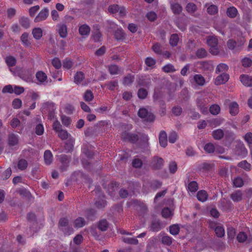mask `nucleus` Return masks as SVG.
<instances>
[{"label": "nucleus", "mask_w": 252, "mask_h": 252, "mask_svg": "<svg viewBox=\"0 0 252 252\" xmlns=\"http://www.w3.org/2000/svg\"><path fill=\"white\" fill-rule=\"evenodd\" d=\"M207 43L210 47V53L215 55H218L219 53V50L218 47V39L213 36H210L207 38Z\"/></svg>", "instance_id": "f257e3e1"}, {"label": "nucleus", "mask_w": 252, "mask_h": 252, "mask_svg": "<svg viewBox=\"0 0 252 252\" xmlns=\"http://www.w3.org/2000/svg\"><path fill=\"white\" fill-rule=\"evenodd\" d=\"M138 116L146 122H153L155 120V116L145 108H141L138 112Z\"/></svg>", "instance_id": "f03ea898"}, {"label": "nucleus", "mask_w": 252, "mask_h": 252, "mask_svg": "<svg viewBox=\"0 0 252 252\" xmlns=\"http://www.w3.org/2000/svg\"><path fill=\"white\" fill-rule=\"evenodd\" d=\"M56 107L55 104L51 102H46L43 103L41 110L43 113H48L49 117H54V112Z\"/></svg>", "instance_id": "7ed1b4c3"}, {"label": "nucleus", "mask_w": 252, "mask_h": 252, "mask_svg": "<svg viewBox=\"0 0 252 252\" xmlns=\"http://www.w3.org/2000/svg\"><path fill=\"white\" fill-rule=\"evenodd\" d=\"M122 139L123 141L135 144L138 141L139 136L137 134L125 131L122 134Z\"/></svg>", "instance_id": "20e7f679"}, {"label": "nucleus", "mask_w": 252, "mask_h": 252, "mask_svg": "<svg viewBox=\"0 0 252 252\" xmlns=\"http://www.w3.org/2000/svg\"><path fill=\"white\" fill-rule=\"evenodd\" d=\"M196 103L198 108L203 114L207 113L208 108L206 106L207 101L204 97L202 96L197 97L196 99Z\"/></svg>", "instance_id": "39448f33"}, {"label": "nucleus", "mask_w": 252, "mask_h": 252, "mask_svg": "<svg viewBox=\"0 0 252 252\" xmlns=\"http://www.w3.org/2000/svg\"><path fill=\"white\" fill-rule=\"evenodd\" d=\"M49 13V9L47 7L42 9L35 17L34 22L38 23L45 20L48 17Z\"/></svg>", "instance_id": "423d86ee"}, {"label": "nucleus", "mask_w": 252, "mask_h": 252, "mask_svg": "<svg viewBox=\"0 0 252 252\" xmlns=\"http://www.w3.org/2000/svg\"><path fill=\"white\" fill-rule=\"evenodd\" d=\"M151 78L149 75H142L138 78V85L148 88L151 85Z\"/></svg>", "instance_id": "0eeeda50"}, {"label": "nucleus", "mask_w": 252, "mask_h": 252, "mask_svg": "<svg viewBox=\"0 0 252 252\" xmlns=\"http://www.w3.org/2000/svg\"><path fill=\"white\" fill-rule=\"evenodd\" d=\"M57 31L62 38H66L67 36V28L64 23L59 24L57 25Z\"/></svg>", "instance_id": "6e6552de"}, {"label": "nucleus", "mask_w": 252, "mask_h": 252, "mask_svg": "<svg viewBox=\"0 0 252 252\" xmlns=\"http://www.w3.org/2000/svg\"><path fill=\"white\" fill-rule=\"evenodd\" d=\"M59 160L62 163L60 169L62 171H66L69 166V159L67 156L61 155L59 157Z\"/></svg>", "instance_id": "1a4fd4ad"}, {"label": "nucleus", "mask_w": 252, "mask_h": 252, "mask_svg": "<svg viewBox=\"0 0 252 252\" xmlns=\"http://www.w3.org/2000/svg\"><path fill=\"white\" fill-rule=\"evenodd\" d=\"M152 164L154 169H160L163 165V159L161 158L155 157L153 159Z\"/></svg>", "instance_id": "9d476101"}, {"label": "nucleus", "mask_w": 252, "mask_h": 252, "mask_svg": "<svg viewBox=\"0 0 252 252\" xmlns=\"http://www.w3.org/2000/svg\"><path fill=\"white\" fill-rule=\"evenodd\" d=\"M229 75L223 73L220 75H219L215 79V84L217 85H219L220 84H223L225 83L229 79Z\"/></svg>", "instance_id": "9b49d317"}, {"label": "nucleus", "mask_w": 252, "mask_h": 252, "mask_svg": "<svg viewBox=\"0 0 252 252\" xmlns=\"http://www.w3.org/2000/svg\"><path fill=\"white\" fill-rule=\"evenodd\" d=\"M158 140L160 145L165 148L167 145V134L165 131L162 130L160 132L159 136H158Z\"/></svg>", "instance_id": "f8f14e48"}, {"label": "nucleus", "mask_w": 252, "mask_h": 252, "mask_svg": "<svg viewBox=\"0 0 252 252\" xmlns=\"http://www.w3.org/2000/svg\"><path fill=\"white\" fill-rule=\"evenodd\" d=\"M161 228L162 223L159 220H154L152 221L150 225V230L154 232H158Z\"/></svg>", "instance_id": "ddd939ff"}, {"label": "nucleus", "mask_w": 252, "mask_h": 252, "mask_svg": "<svg viewBox=\"0 0 252 252\" xmlns=\"http://www.w3.org/2000/svg\"><path fill=\"white\" fill-rule=\"evenodd\" d=\"M242 83L248 87L252 86V78L248 75H241L240 77Z\"/></svg>", "instance_id": "4468645a"}, {"label": "nucleus", "mask_w": 252, "mask_h": 252, "mask_svg": "<svg viewBox=\"0 0 252 252\" xmlns=\"http://www.w3.org/2000/svg\"><path fill=\"white\" fill-rule=\"evenodd\" d=\"M90 31L91 28L87 24H83L79 28V33L82 36L88 35Z\"/></svg>", "instance_id": "2eb2a0df"}, {"label": "nucleus", "mask_w": 252, "mask_h": 252, "mask_svg": "<svg viewBox=\"0 0 252 252\" xmlns=\"http://www.w3.org/2000/svg\"><path fill=\"white\" fill-rule=\"evenodd\" d=\"M229 113L232 116H235L239 112V106L238 104L235 102H233L229 104Z\"/></svg>", "instance_id": "dca6fc26"}, {"label": "nucleus", "mask_w": 252, "mask_h": 252, "mask_svg": "<svg viewBox=\"0 0 252 252\" xmlns=\"http://www.w3.org/2000/svg\"><path fill=\"white\" fill-rule=\"evenodd\" d=\"M53 155L50 150H46L44 153V160L45 164L50 165L53 161Z\"/></svg>", "instance_id": "f3484780"}, {"label": "nucleus", "mask_w": 252, "mask_h": 252, "mask_svg": "<svg viewBox=\"0 0 252 252\" xmlns=\"http://www.w3.org/2000/svg\"><path fill=\"white\" fill-rule=\"evenodd\" d=\"M21 41L23 44V45L26 47H30L31 45V42L30 41V40L29 38V33L25 32H24L21 37H20Z\"/></svg>", "instance_id": "a211bd4d"}, {"label": "nucleus", "mask_w": 252, "mask_h": 252, "mask_svg": "<svg viewBox=\"0 0 252 252\" xmlns=\"http://www.w3.org/2000/svg\"><path fill=\"white\" fill-rule=\"evenodd\" d=\"M196 197L199 201L204 202L207 200L208 195L206 191L201 190L197 193Z\"/></svg>", "instance_id": "6ab92c4d"}, {"label": "nucleus", "mask_w": 252, "mask_h": 252, "mask_svg": "<svg viewBox=\"0 0 252 252\" xmlns=\"http://www.w3.org/2000/svg\"><path fill=\"white\" fill-rule=\"evenodd\" d=\"M85 78V75L82 71H78L76 73L74 77V82L77 85L81 84L82 81Z\"/></svg>", "instance_id": "aec40b11"}, {"label": "nucleus", "mask_w": 252, "mask_h": 252, "mask_svg": "<svg viewBox=\"0 0 252 252\" xmlns=\"http://www.w3.org/2000/svg\"><path fill=\"white\" fill-rule=\"evenodd\" d=\"M243 193L241 190H237L230 195L231 199L234 202H239L242 199Z\"/></svg>", "instance_id": "412c9836"}, {"label": "nucleus", "mask_w": 252, "mask_h": 252, "mask_svg": "<svg viewBox=\"0 0 252 252\" xmlns=\"http://www.w3.org/2000/svg\"><path fill=\"white\" fill-rule=\"evenodd\" d=\"M36 78L40 83V84H42L45 82L47 79V76L46 74L42 71H38L36 73Z\"/></svg>", "instance_id": "4be33fe9"}, {"label": "nucleus", "mask_w": 252, "mask_h": 252, "mask_svg": "<svg viewBox=\"0 0 252 252\" xmlns=\"http://www.w3.org/2000/svg\"><path fill=\"white\" fill-rule=\"evenodd\" d=\"M237 166L246 171H250L252 169L251 164L246 160L239 162Z\"/></svg>", "instance_id": "5701e85b"}, {"label": "nucleus", "mask_w": 252, "mask_h": 252, "mask_svg": "<svg viewBox=\"0 0 252 252\" xmlns=\"http://www.w3.org/2000/svg\"><path fill=\"white\" fill-rule=\"evenodd\" d=\"M193 80L195 83L200 86H202L205 84V80L201 74H195L193 76Z\"/></svg>", "instance_id": "b1692460"}, {"label": "nucleus", "mask_w": 252, "mask_h": 252, "mask_svg": "<svg viewBox=\"0 0 252 252\" xmlns=\"http://www.w3.org/2000/svg\"><path fill=\"white\" fill-rule=\"evenodd\" d=\"M170 7L174 14H179L183 10L182 6L178 3H172Z\"/></svg>", "instance_id": "393cba45"}, {"label": "nucleus", "mask_w": 252, "mask_h": 252, "mask_svg": "<svg viewBox=\"0 0 252 252\" xmlns=\"http://www.w3.org/2000/svg\"><path fill=\"white\" fill-rule=\"evenodd\" d=\"M32 34L34 39H40L43 35V31L40 28H35L32 31Z\"/></svg>", "instance_id": "a878e982"}, {"label": "nucleus", "mask_w": 252, "mask_h": 252, "mask_svg": "<svg viewBox=\"0 0 252 252\" xmlns=\"http://www.w3.org/2000/svg\"><path fill=\"white\" fill-rule=\"evenodd\" d=\"M224 131L221 129H217L212 132V136L216 140H220L224 136Z\"/></svg>", "instance_id": "bb28decb"}, {"label": "nucleus", "mask_w": 252, "mask_h": 252, "mask_svg": "<svg viewBox=\"0 0 252 252\" xmlns=\"http://www.w3.org/2000/svg\"><path fill=\"white\" fill-rule=\"evenodd\" d=\"M134 79V76L132 74H128L124 78L123 84L125 86H129L133 83Z\"/></svg>", "instance_id": "cd10ccee"}, {"label": "nucleus", "mask_w": 252, "mask_h": 252, "mask_svg": "<svg viewBox=\"0 0 252 252\" xmlns=\"http://www.w3.org/2000/svg\"><path fill=\"white\" fill-rule=\"evenodd\" d=\"M226 14L230 18H235L238 14V10L235 7L231 6L227 8Z\"/></svg>", "instance_id": "c85d7f7f"}, {"label": "nucleus", "mask_w": 252, "mask_h": 252, "mask_svg": "<svg viewBox=\"0 0 252 252\" xmlns=\"http://www.w3.org/2000/svg\"><path fill=\"white\" fill-rule=\"evenodd\" d=\"M198 189V185L196 181H191L188 183L187 189L191 192H196Z\"/></svg>", "instance_id": "c756f323"}, {"label": "nucleus", "mask_w": 252, "mask_h": 252, "mask_svg": "<svg viewBox=\"0 0 252 252\" xmlns=\"http://www.w3.org/2000/svg\"><path fill=\"white\" fill-rule=\"evenodd\" d=\"M18 136L14 134H10L8 136V144L10 146H15L18 143Z\"/></svg>", "instance_id": "7c9ffc66"}, {"label": "nucleus", "mask_w": 252, "mask_h": 252, "mask_svg": "<svg viewBox=\"0 0 252 252\" xmlns=\"http://www.w3.org/2000/svg\"><path fill=\"white\" fill-rule=\"evenodd\" d=\"M5 61L8 67L15 66L17 62L16 58L12 56L6 57L5 59Z\"/></svg>", "instance_id": "2f4dec72"}, {"label": "nucleus", "mask_w": 252, "mask_h": 252, "mask_svg": "<svg viewBox=\"0 0 252 252\" xmlns=\"http://www.w3.org/2000/svg\"><path fill=\"white\" fill-rule=\"evenodd\" d=\"M108 71L111 75H117L120 73V68L116 64H111L108 66Z\"/></svg>", "instance_id": "473e14b6"}, {"label": "nucleus", "mask_w": 252, "mask_h": 252, "mask_svg": "<svg viewBox=\"0 0 252 252\" xmlns=\"http://www.w3.org/2000/svg\"><path fill=\"white\" fill-rule=\"evenodd\" d=\"M179 40L178 35L176 33H173L170 36L169 44L171 46L175 47L177 45Z\"/></svg>", "instance_id": "72a5a7b5"}, {"label": "nucleus", "mask_w": 252, "mask_h": 252, "mask_svg": "<svg viewBox=\"0 0 252 252\" xmlns=\"http://www.w3.org/2000/svg\"><path fill=\"white\" fill-rule=\"evenodd\" d=\"M228 69V66L226 64L221 63L218 65L216 69V72L217 73H219L220 72H222L223 73L227 71Z\"/></svg>", "instance_id": "f704fd0d"}, {"label": "nucleus", "mask_w": 252, "mask_h": 252, "mask_svg": "<svg viewBox=\"0 0 252 252\" xmlns=\"http://www.w3.org/2000/svg\"><path fill=\"white\" fill-rule=\"evenodd\" d=\"M108 224L106 220H102L98 223L97 227L102 231H106L108 228Z\"/></svg>", "instance_id": "c9c22d12"}, {"label": "nucleus", "mask_w": 252, "mask_h": 252, "mask_svg": "<svg viewBox=\"0 0 252 252\" xmlns=\"http://www.w3.org/2000/svg\"><path fill=\"white\" fill-rule=\"evenodd\" d=\"M212 168L211 164L208 162H203L198 165L197 168L199 171H209Z\"/></svg>", "instance_id": "e433bc0d"}, {"label": "nucleus", "mask_w": 252, "mask_h": 252, "mask_svg": "<svg viewBox=\"0 0 252 252\" xmlns=\"http://www.w3.org/2000/svg\"><path fill=\"white\" fill-rule=\"evenodd\" d=\"M215 232L217 237L221 238L224 236L225 232L223 227L221 225H218L215 229Z\"/></svg>", "instance_id": "4c0bfd02"}, {"label": "nucleus", "mask_w": 252, "mask_h": 252, "mask_svg": "<svg viewBox=\"0 0 252 252\" xmlns=\"http://www.w3.org/2000/svg\"><path fill=\"white\" fill-rule=\"evenodd\" d=\"M223 121V119L215 118L210 120L209 122L211 126L216 127L220 125Z\"/></svg>", "instance_id": "58836bf2"}, {"label": "nucleus", "mask_w": 252, "mask_h": 252, "mask_svg": "<svg viewBox=\"0 0 252 252\" xmlns=\"http://www.w3.org/2000/svg\"><path fill=\"white\" fill-rule=\"evenodd\" d=\"M21 25L25 29H28L30 27V23L28 18L23 17L19 20Z\"/></svg>", "instance_id": "ea45409f"}, {"label": "nucleus", "mask_w": 252, "mask_h": 252, "mask_svg": "<svg viewBox=\"0 0 252 252\" xmlns=\"http://www.w3.org/2000/svg\"><path fill=\"white\" fill-rule=\"evenodd\" d=\"M85 224V220L83 218L79 217L74 221V226L76 228H81Z\"/></svg>", "instance_id": "a19ab883"}, {"label": "nucleus", "mask_w": 252, "mask_h": 252, "mask_svg": "<svg viewBox=\"0 0 252 252\" xmlns=\"http://www.w3.org/2000/svg\"><path fill=\"white\" fill-rule=\"evenodd\" d=\"M28 162L26 159H20L17 164V167L20 170H24L28 167Z\"/></svg>", "instance_id": "79ce46f5"}, {"label": "nucleus", "mask_w": 252, "mask_h": 252, "mask_svg": "<svg viewBox=\"0 0 252 252\" xmlns=\"http://www.w3.org/2000/svg\"><path fill=\"white\" fill-rule=\"evenodd\" d=\"M162 70L165 73L174 72L176 71V69L175 68L174 65L171 63H168L163 66L162 68Z\"/></svg>", "instance_id": "37998d69"}, {"label": "nucleus", "mask_w": 252, "mask_h": 252, "mask_svg": "<svg viewBox=\"0 0 252 252\" xmlns=\"http://www.w3.org/2000/svg\"><path fill=\"white\" fill-rule=\"evenodd\" d=\"M236 148L237 149V151L238 149H239L240 150V152H238V155L241 156L243 157H245L247 155L248 151L243 144H240Z\"/></svg>", "instance_id": "c03bdc74"}, {"label": "nucleus", "mask_w": 252, "mask_h": 252, "mask_svg": "<svg viewBox=\"0 0 252 252\" xmlns=\"http://www.w3.org/2000/svg\"><path fill=\"white\" fill-rule=\"evenodd\" d=\"M234 186L236 188H240L244 185V181L240 177H237L233 180Z\"/></svg>", "instance_id": "a18cd8bd"}, {"label": "nucleus", "mask_w": 252, "mask_h": 252, "mask_svg": "<svg viewBox=\"0 0 252 252\" xmlns=\"http://www.w3.org/2000/svg\"><path fill=\"white\" fill-rule=\"evenodd\" d=\"M180 229L178 224H173L169 227V232L173 235H176L179 233Z\"/></svg>", "instance_id": "49530a36"}, {"label": "nucleus", "mask_w": 252, "mask_h": 252, "mask_svg": "<svg viewBox=\"0 0 252 252\" xmlns=\"http://www.w3.org/2000/svg\"><path fill=\"white\" fill-rule=\"evenodd\" d=\"M147 95L148 91L146 89L144 88H140L138 90L137 92V96L140 99H145Z\"/></svg>", "instance_id": "de8ad7c7"}, {"label": "nucleus", "mask_w": 252, "mask_h": 252, "mask_svg": "<svg viewBox=\"0 0 252 252\" xmlns=\"http://www.w3.org/2000/svg\"><path fill=\"white\" fill-rule=\"evenodd\" d=\"M195 55L198 58L202 59L207 56V52L204 49L200 48L196 51Z\"/></svg>", "instance_id": "09e8293b"}, {"label": "nucleus", "mask_w": 252, "mask_h": 252, "mask_svg": "<svg viewBox=\"0 0 252 252\" xmlns=\"http://www.w3.org/2000/svg\"><path fill=\"white\" fill-rule=\"evenodd\" d=\"M220 107L218 104H213L210 107L209 110L210 113L214 115H218L220 112Z\"/></svg>", "instance_id": "8fccbe9b"}, {"label": "nucleus", "mask_w": 252, "mask_h": 252, "mask_svg": "<svg viewBox=\"0 0 252 252\" xmlns=\"http://www.w3.org/2000/svg\"><path fill=\"white\" fill-rule=\"evenodd\" d=\"M68 220L66 218H61L59 222V227L60 229H63V227H68Z\"/></svg>", "instance_id": "3c124183"}, {"label": "nucleus", "mask_w": 252, "mask_h": 252, "mask_svg": "<svg viewBox=\"0 0 252 252\" xmlns=\"http://www.w3.org/2000/svg\"><path fill=\"white\" fill-rule=\"evenodd\" d=\"M247 235L244 232H240L237 236V240L239 243H244L247 239Z\"/></svg>", "instance_id": "603ef678"}, {"label": "nucleus", "mask_w": 252, "mask_h": 252, "mask_svg": "<svg viewBox=\"0 0 252 252\" xmlns=\"http://www.w3.org/2000/svg\"><path fill=\"white\" fill-rule=\"evenodd\" d=\"M143 162L142 160L138 158H134L132 162V165L135 168H139L142 167Z\"/></svg>", "instance_id": "864d4df0"}, {"label": "nucleus", "mask_w": 252, "mask_h": 252, "mask_svg": "<svg viewBox=\"0 0 252 252\" xmlns=\"http://www.w3.org/2000/svg\"><path fill=\"white\" fill-rule=\"evenodd\" d=\"M123 241L127 244L137 245L138 243V240L136 238H126L123 239Z\"/></svg>", "instance_id": "5fc2aeb1"}, {"label": "nucleus", "mask_w": 252, "mask_h": 252, "mask_svg": "<svg viewBox=\"0 0 252 252\" xmlns=\"http://www.w3.org/2000/svg\"><path fill=\"white\" fill-rule=\"evenodd\" d=\"M84 98L86 101L90 102L94 98V94L91 91L87 90L84 95Z\"/></svg>", "instance_id": "6e6d98bb"}, {"label": "nucleus", "mask_w": 252, "mask_h": 252, "mask_svg": "<svg viewBox=\"0 0 252 252\" xmlns=\"http://www.w3.org/2000/svg\"><path fill=\"white\" fill-rule=\"evenodd\" d=\"M134 202L135 205L139 206L140 211H141L144 213L147 211V207L145 203L138 201V200H135Z\"/></svg>", "instance_id": "4d7b16f0"}, {"label": "nucleus", "mask_w": 252, "mask_h": 252, "mask_svg": "<svg viewBox=\"0 0 252 252\" xmlns=\"http://www.w3.org/2000/svg\"><path fill=\"white\" fill-rule=\"evenodd\" d=\"M82 152L89 159L92 158L94 156V153L88 148H83Z\"/></svg>", "instance_id": "13d9d810"}, {"label": "nucleus", "mask_w": 252, "mask_h": 252, "mask_svg": "<svg viewBox=\"0 0 252 252\" xmlns=\"http://www.w3.org/2000/svg\"><path fill=\"white\" fill-rule=\"evenodd\" d=\"M204 149L208 153H213L215 151V146L212 143H208L205 145Z\"/></svg>", "instance_id": "bf43d9fd"}, {"label": "nucleus", "mask_w": 252, "mask_h": 252, "mask_svg": "<svg viewBox=\"0 0 252 252\" xmlns=\"http://www.w3.org/2000/svg\"><path fill=\"white\" fill-rule=\"evenodd\" d=\"M178 139V134L175 131H172L169 133L168 141L171 143H174Z\"/></svg>", "instance_id": "052dcab7"}, {"label": "nucleus", "mask_w": 252, "mask_h": 252, "mask_svg": "<svg viewBox=\"0 0 252 252\" xmlns=\"http://www.w3.org/2000/svg\"><path fill=\"white\" fill-rule=\"evenodd\" d=\"M118 87V81L117 80L111 81L107 84V87L110 91H114L115 88Z\"/></svg>", "instance_id": "680f3d73"}, {"label": "nucleus", "mask_w": 252, "mask_h": 252, "mask_svg": "<svg viewBox=\"0 0 252 252\" xmlns=\"http://www.w3.org/2000/svg\"><path fill=\"white\" fill-rule=\"evenodd\" d=\"M187 11L190 13H193L196 10V6L193 3H189L186 6Z\"/></svg>", "instance_id": "e2e57ef3"}, {"label": "nucleus", "mask_w": 252, "mask_h": 252, "mask_svg": "<svg viewBox=\"0 0 252 252\" xmlns=\"http://www.w3.org/2000/svg\"><path fill=\"white\" fill-rule=\"evenodd\" d=\"M152 49L153 51L157 54H162L161 47L160 45L158 43H155L153 45Z\"/></svg>", "instance_id": "0e129e2a"}, {"label": "nucleus", "mask_w": 252, "mask_h": 252, "mask_svg": "<svg viewBox=\"0 0 252 252\" xmlns=\"http://www.w3.org/2000/svg\"><path fill=\"white\" fill-rule=\"evenodd\" d=\"M35 133L37 135H42L43 134L44 131V128L43 125L39 124L37 125H36L35 126Z\"/></svg>", "instance_id": "69168bd1"}, {"label": "nucleus", "mask_w": 252, "mask_h": 252, "mask_svg": "<svg viewBox=\"0 0 252 252\" xmlns=\"http://www.w3.org/2000/svg\"><path fill=\"white\" fill-rule=\"evenodd\" d=\"M161 243L167 246H170L172 243V238L169 236H164L161 238Z\"/></svg>", "instance_id": "338daca9"}, {"label": "nucleus", "mask_w": 252, "mask_h": 252, "mask_svg": "<svg viewBox=\"0 0 252 252\" xmlns=\"http://www.w3.org/2000/svg\"><path fill=\"white\" fill-rule=\"evenodd\" d=\"M58 136L62 140H65L68 137L69 133L64 129H62L58 132Z\"/></svg>", "instance_id": "774afa93"}]
</instances>
